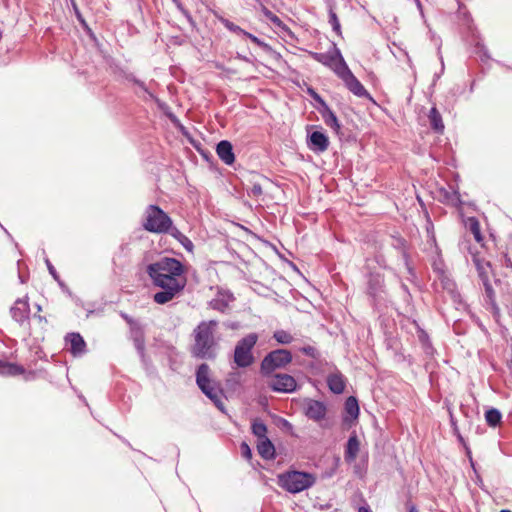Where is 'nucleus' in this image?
Listing matches in <instances>:
<instances>
[{
    "instance_id": "f03ea898",
    "label": "nucleus",
    "mask_w": 512,
    "mask_h": 512,
    "mask_svg": "<svg viewBox=\"0 0 512 512\" xmlns=\"http://www.w3.org/2000/svg\"><path fill=\"white\" fill-rule=\"evenodd\" d=\"M218 327V321H201L193 330L194 344L191 347V353L199 359L214 360L217 357L219 349V338L215 333Z\"/></svg>"
},
{
    "instance_id": "ddd939ff",
    "label": "nucleus",
    "mask_w": 512,
    "mask_h": 512,
    "mask_svg": "<svg viewBox=\"0 0 512 512\" xmlns=\"http://www.w3.org/2000/svg\"><path fill=\"white\" fill-rule=\"evenodd\" d=\"M12 318L20 325L29 320L30 308L27 301L17 299L10 309Z\"/></svg>"
},
{
    "instance_id": "c756f323",
    "label": "nucleus",
    "mask_w": 512,
    "mask_h": 512,
    "mask_svg": "<svg viewBox=\"0 0 512 512\" xmlns=\"http://www.w3.org/2000/svg\"><path fill=\"white\" fill-rule=\"evenodd\" d=\"M502 419L501 412L496 408H491L485 412V420L490 427H496Z\"/></svg>"
},
{
    "instance_id": "4d7b16f0",
    "label": "nucleus",
    "mask_w": 512,
    "mask_h": 512,
    "mask_svg": "<svg viewBox=\"0 0 512 512\" xmlns=\"http://www.w3.org/2000/svg\"><path fill=\"white\" fill-rule=\"evenodd\" d=\"M359 512H371V510L368 507H360Z\"/></svg>"
},
{
    "instance_id": "de8ad7c7",
    "label": "nucleus",
    "mask_w": 512,
    "mask_h": 512,
    "mask_svg": "<svg viewBox=\"0 0 512 512\" xmlns=\"http://www.w3.org/2000/svg\"><path fill=\"white\" fill-rule=\"evenodd\" d=\"M122 318L130 325V328L134 325H139L137 322H135L129 315L125 313H121Z\"/></svg>"
},
{
    "instance_id": "f704fd0d",
    "label": "nucleus",
    "mask_w": 512,
    "mask_h": 512,
    "mask_svg": "<svg viewBox=\"0 0 512 512\" xmlns=\"http://www.w3.org/2000/svg\"><path fill=\"white\" fill-rule=\"evenodd\" d=\"M329 23L332 26L333 31L337 35H341V25L337 17V14L332 8L329 9Z\"/></svg>"
},
{
    "instance_id": "c03bdc74",
    "label": "nucleus",
    "mask_w": 512,
    "mask_h": 512,
    "mask_svg": "<svg viewBox=\"0 0 512 512\" xmlns=\"http://www.w3.org/2000/svg\"><path fill=\"white\" fill-rule=\"evenodd\" d=\"M179 242L187 251L191 252L194 248L192 241L186 235Z\"/></svg>"
},
{
    "instance_id": "2f4dec72",
    "label": "nucleus",
    "mask_w": 512,
    "mask_h": 512,
    "mask_svg": "<svg viewBox=\"0 0 512 512\" xmlns=\"http://www.w3.org/2000/svg\"><path fill=\"white\" fill-rule=\"evenodd\" d=\"M252 432L255 436L258 437V439H263V438H267L266 437V433H267V427L266 425L264 424L263 421L261 420H254L253 423H252Z\"/></svg>"
},
{
    "instance_id": "9b49d317",
    "label": "nucleus",
    "mask_w": 512,
    "mask_h": 512,
    "mask_svg": "<svg viewBox=\"0 0 512 512\" xmlns=\"http://www.w3.org/2000/svg\"><path fill=\"white\" fill-rule=\"evenodd\" d=\"M329 138L322 131L312 132L307 139L308 148L315 153H323L329 147Z\"/></svg>"
},
{
    "instance_id": "1a4fd4ad",
    "label": "nucleus",
    "mask_w": 512,
    "mask_h": 512,
    "mask_svg": "<svg viewBox=\"0 0 512 512\" xmlns=\"http://www.w3.org/2000/svg\"><path fill=\"white\" fill-rule=\"evenodd\" d=\"M346 88L357 97L371 98L369 92L365 89L362 83L355 77L350 68L347 66L344 71L338 76Z\"/></svg>"
},
{
    "instance_id": "5fc2aeb1",
    "label": "nucleus",
    "mask_w": 512,
    "mask_h": 512,
    "mask_svg": "<svg viewBox=\"0 0 512 512\" xmlns=\"http://www.w3.org/2000/svg\"><path fill=\"white\" fill-rule=\"evenodd\" d=\"M430 226H431V230H430V228H428V229H427V232H428L429 234L431 233V238H432V240H433V241H435V236H434V234H433V232H432V230H433V226H432V224H431V223H430Z\"/></svg>"
},
{
    "instance_id": "aec40b11",
    "label": "nucleus",
    "mask_w": 512,
    "mask_h": 512,
    "mask_svg": "<svg viewBox=\"0 0 512 512\" xmlns=\"http://www.w3.org/2000/svg\"><path fill=\"white\" fill-rule=\"evenodd\" d=\"M196 383L200 390L213 385V381L210 379V368L208 364L202 363L199 365L196 371Z\"/></svg>"
},
{
    "instance_id": "7c9ffc66",
    "label": "nucleus",
    "mask_w": 512,
    "mask_h": 512,
    "mask_svg": "<svg viewBox=\"0 0 512 512\" xmlns=\"http://www.w3.org/2000/svg\"><path fill=\"white\" fill-rule=\"evenodd\" d=\"M441 194L443 195L446 203L451 204L453 206H458L461 204L460 194L456 190H441Z\"/></svg>"
},
{
    "instance_id": "13d9d810",
    "label": "nucleus",
    "mask_w": 512,
    "mask_h": 512,
    "mask_svg": "<svg viewBox=\"0 0 512 512\" xmlns=\"http://www.w3.org/2000/svg\"><path fill=\"white\" fill-rule=\"evenodd\" d=\"M402 288L407 292L408 289H407V286L405 284H402Z\"/></svg>"
},
{
    "instance_id": "5701e85b",
    "label": "nucleus",
    "mask_w": 512,
    "mask_h": 512,
    "mask_svg": "<svg viewBox=\"0 0 512 512\" xmlns=\"http://www.w3.org/2000/svg\"><path fill=\"white\" fill-rule=\"evenodd\" d=\"M131 335L134 346L138 351L139 355L143 358L145 353V339L144 332L140 325H134L131 327Z\"/></svg>"
},
{
    "instance_id": "6e6552de",
    "label": "nucleus",
    "mask_w": 512,
    "mask_h": 512,
    "mask_svg": "<svg viewBox=\"0 0 512 512\" xmlns=\"http://www.w3.org/2000/svg\"><path fill=\"white\" fill-rule=\"evenodd\" d=\"M271 390L280 393H292L297 388V382L293 376L284 373H278L272 376L268 382Z\"/></svg>"
},
{
    "instance_id": "72a5a7b5",
    "label": "nucleus",
    "mask_w": 512,
    "mask_h": 512,
    "mask_svg": "<svg viewBox=\"0 0 512 512\" xmlns=\"http://www.w3.org/2000/svg\"><path fill=\"white\" fill-rule=\"evenodd\" d=\"M483 285H484V289H485V294H486V297H487V301L493 306L495 307L496 303H495V292L492 288V285L490 284V281H489V278L488 279H484V280H481Z\"/></svg>"
},
{
    "instance_id": "f3484780",
    "label": "nucleus",
    "mask_w": 512,
    "mask_h": 512,
    "mask_svg": "<svg viewBox=\"0 0 512 512\" xmlns=\"http://www.w3.org/2000/svg\"><path fill=\"white\" fill-rule=\"evenodd\" d=\"M65 339L67 344L70 345V352L74 356L81 355L85 352L86 343L79 333H69Z\"/></svg>"
},
{
    "instance_id": "052dcab7",
    "label": "nucleus",
    "mask_w": 512,
    "mask_h": 512,
    "mask_svg": "<svg viewBox=\"0 0 512 512\" xmlns=\"http://www.w3.org/2000/svg\"><path fill=\"white\" fill-rule=\"evenodd\" d=\"M500 512H511L510 510H501Z\"/></svg>"
},
{
    "instance_id": "49530a36",
    "label": "nucleus",
    "mask_w": 512,
    "mask_h": 512,
    "mask_svg": "<svg viewBox=\"0 0 512 512\" xmlns=\"http://www.w3.org/2000/svg\"><path fill=\"white\" fill-rule=\"evenodd\" d=\"M262 11H263L264 15H265L268 19H270L271 21H273V22H279V21H280V20H279V18H278L276 15H274V14H273L269 9H267L266 7H264V6H263Z\"/></svg>"
},
{
    "instance_id": "603ef678",
    "label": "nucleus",
    "mask_w": 512,
    "mask_h": 512,
    "mask_svg": "<svg viewBox=\"0 0 512 512\" xmlns=\"http://www.w3.org/2000/svg\"><path fill=\"white\" fill-rule=\"evenodd\" d=\"M376 261H377V263H378L382 268H384V269H387V268H388V267H387V265H386V263H385V260H384V258H383L382 256H377V257H376Z\"/></svg>"
},
{
    "instance_id": "6ab92c4d",
    "label": "nucleus",
    "mask_w": 512,
    "mask_h": 512,
    "mask_svg": "<svg viewBox=\"0 0 512 512\" xmlns=\"http://www.w3.org/2000/svg\"><path fill=\"white\" fill-rule=\"evenodd\" d=\"M233 300L234 297L230 293H218L217 296L210 301L209 306L213 310L225 313Z\"/></svg>"
},
{
    "instance_id": "0eeeda50",
    "label": "nucleus",
    "mask_w": 512,
    "mask_h": 512,
    "mask_svg": "<svg viewBox=\"0 0 512 512\" xmlns=\"http://www.w3.org/2000/svg\"><path fill=\"white\" fill-rule=\"evenodd\" d=\"M292 361V354L286 349L269 352L261 361L260 371L264 376L271 375L276 369L284 368Z\"/></svg>"
},
{
    "instance_id": "2eb2a0df",
    "label": "nucleus",
    "mask_w": 512,
    "mask_h": 512,
    "mask_svg": "<svg viewBox=\"0 0 512 512\" xmlns=\"http://www.w3.org/2000/svg\"><path fill=\"white\" fill-rule=\"evenodd\" d=\"M215 17L218 19V21L223 24V26L228 29L230 32L241 35L244 37L249 38L252 42L256 44H260V40L253 34L243 30L240 26L234 24L232 21L224 18L223 16L215 13Z\"/></svg>"
},
{
    "instance_id": "473e14b6",
    "label": "nucleus",
    "mask_w": 512,
    "mask_h": 512,
    "mask_svg": "<svg viewBox=\"0 0 512 512\" xmlns=\"http://www.w3.org/2000/svg\"><path fill=\"white\" fill-rule=\"evenodd\" d=\"M273 338L279 343V344H290L293 341L292 335L285 331V330H276L273 333Z\"/></svg>"
},
{
    "instance_id": "20e7f679",
    "label": "nucleus",
    "mask_w": 512,
    "mask_h": 512,
    "mask_svg": "<svg viewBox=\"0 0 512 512\" xmlns=\"http://www.w3.org/2000/svg\"><path fill=\"white\" fill-rule=\"evenodd\" d=\"M172 224V219L157 205H149L145 211L143 228L152 233H166Z\"/></svg>"
},
{
    "instance_id": "b1692460",
    "label": "nucleus",
    "mask_w": 512,
    "mask_h": 512,
    "mask_svg": "<svg viewBox=\"0 0 512 512\" xmlns=\"http://www.w3.org/2000/svg\"><path fill=\"white\" fill-rule=\"evenodd\" d=\"M325 124L339 134L341 125L335 115V113L327 106L320 111Z\"/></svg>"
},
{
    "instance_id": "4c0bfd02",
    "label": "nucleus",
    "mask_w": 512,
    "mask_h": 512,
    "mask_svg": "<svg viewBox=\"0 0 512 512\" xmlns=\"http://www.w3.org/2000/svg\"><path fill=\"white\" fill-rule=\"evenodd\" d=\"M448 413H449L450 424H451V426L453 428L454 434L457 435V438L459 439L460 442H464V439H463L462 435L459 432V428H458V425H457V420H456V418H455L451 408H448Z\"/></svg>"
},
{
    "instance_id": "79ce46f5",
    "label": "nucleus",
    "mask_w": 512,
    "mask_h": 512,
    "mask_svg": "<svg viewBox=\"0 0 512 512\" xmlns=\"http://www.w3.org/2000/svg\"><path fill=\"white\" fill-rule=\"evenodd\" d=\"M302 353H304L307 356H310L312 358H317L319 353L313 346H305L301 348Z\"/></svg>"
},
{
    "instance_id": "a19ab883",
    "label": "nucleus",
    "mask_w": 512,
    "mask_h": 512,
    "mask_svg": "<svg viewBox=\"0 0 512 512\" xmlns=\"http://www.w3.org/2000/svg\"><path fill=\"white\" fill-rule=\"evenodd\" d=\"M166 233L170 234L177 241H180V239L184 237V234L178 228L173 226V223L171 224L169 230L166 231Z\"/></svg>"
},
{
    "instance_id": "4468645a",
    "label": "nucleus",
    "mask_w": 512,
    "mask_h": 512,
    "mask_svg": "<svg viewBox=\"0 0 512 512\" xmlns=\"http://www.w3.org/2000/svg\"><path fill=\"white\" fill-rule=\"evenodd\" d=\"M368 294L376 298L384 291V276L380 273H369L367 282Z\"/></svg>"
},
{
    "instance_id": "a878e982",
    "label": "nucleus",
    "mask_w": 512,
    "mask_h": 512,
    "mask_svg": "<svg viewBox=\"0 0 512 512\" xmlns=\"http://www.w3.org/2000/svg\"><path fill=\"white\" fill-rule=\"evenodd\" d=\"M428 119H429V123H430V126L431 128L436 132V133H443L444 131V123H443V120H442V116L440 114V112L437 110L436 107H432L429 111V114H428Z\"/></svg>"
},
{
    "instance_id": "9d476101",
    "label": "nucleus",
    "mask_w": 512,
    "mask_h": 512,
    "mask_svg": "<svg viewBox=\"0 0 512 512\" xmlns=\"http://www.w3.org/2000/svg\"><path fill=\"white\" fill-rule=\"evenodd\" d=\"M303 409L305 416L315 422L324 420L327 414L325 403L311 398L304 400Z\"/></svg>"
},
{
    "instance_id": "a18cd8bd",
    "label": "nucleus",
    "mask_w": 512,
    "mask_h": 512,
    "mask_svg": "<svg viewBox=\"0 0 512 512\" xmlns=\"http://www.w3.org/2000/svg\"><path fill=\"white\" fill-rule=\"evenodd\" d=\"M240 448H241L242 456H243L244 458L248 459V460H249V459H251V457H252V453H251V449H250V447L248 446V444H247V443H245V442H243V443L241 444V447H240Z\"/></svg>"
},
{
    "instance_id": "bb28decb",
    "label": "nucleus",
    "mask_w": 512,
    "mask_h": 512,
    "mask_svg": "<svg viewBox=\"0 0 512 512\" xmlns=\"http://www.w3.org/2000/svg\"><path fill=\"white\" fill-rule=\"evenodd\" d=\"M24 368L14 363H4L0 361V373L4 375L16 376L23 374Z\"/></svg>"
},
{
    "instance_id": "f257e3e1",
    "label": "nucleus",
    "mask_w": 512,
    "mask_h": 512,
    "mask_svg": "<svg viewBox=\"0 0 512 512\" xmlns=\"http://www.w3.org/2000/svg\"><path fill=\"white\" fill-rule=\"evenodd\" d=\"M147 274L154 286L162 290L153 295L155 303L163 305L172 301L186 287L184 265L172 257H162L147 266Z\"/></svg>"
},
{
    "instance_id": "f8f14e48",
    "label": "nucleus",
    "mask_w": 512,
    "mask_h": 512,
    "mask_svg": "<svg viewBox=\"0 0 512 512\" xmlns=\"http://www.w3.org/2000/svg\"><path fill=\"white\" fill-rule=\"evenodd\" d=\"M463 249H467L468 253L472 257V261L477 269L478 276L481 280L489 278L490 263L485 261L479 256V253L475 251L470 245L462 243Z\"/></svg>"
},
{
    "instance_id": "7ed1b4c3",
    "label": "nucleus",
    "mask_w": 512,
    "mask_h": 512,
    "mask_svg": "<svg viewBox=\"0 0 512 512\" xmlns=\"http://www.w3.org/2000/svg\"><path fill=\"white\" fill-rule=\"evenodd\" d=\"M315 482V475L307 472L292 470L278 475L279 486L293 494L310 488Z\"/></svg>"
},
{
    "instance_id": "a211bd4d",
    "label": "nucleus",
    "mask_w": 512,
    "mask_h": 512,
    "mask_svg": "<svg viewBox=\"0 0 512 512\" xmlns=\"http://www.w3.org/2000/svg\"><path fill=\"white\" fill-rule=\"evenodd\" d=\"M329 390L334 394H341L345 390L346 380L341 372L336 371L327 377Z\"/></svg>"
},
{
    "instance_id": "412c9836",
    "label": "nucleus",
    "mask_w": 512,
    "mask_h": 512,
    "mask_svg": "<svg viewBox=\"0 0 512 512\" xmlns=\"http://www.w3.org/2000/svg\"><path fill=\"white\" fill-rule=\"evenodd\" d=\"M360 442L355 434L351 435L347 441L344 458L347 462H353L359 453Z\"/></svg>"
},
{
    "instance_id": "393cba45",
    "label": "nucleus",
    "mask_w": 512,
    "mask_h": 512,
    "mask_svg": "<svg viewBox=\"0 0 512 512\" xmlns=\"http://www.w3.org/2000/svg\"><path fill=\"white\" fill-rule=\"evenodd\" d=\"M257 450L261 457L270 460L275 456V448L268 438H263L258 441Z\"/></svg>"
},
{
    "instance_id": "864d4df0",
    "label": "nucleus",
    "mask_w": 512,
    "mask_h": 512,
    "mask_svg": "<svg viewBox=\"0 0 512 512\" xmlns=\"http://www.w3.org/2000/svg\"><path fill=\"white\" fill-rule=\"evenodd\" d=\"M133 82H134L136 85H138L140 88H142L144 91H147V88H146V86H145L144 82H142V81H140V80H138V79H135V78L133 79Z\"/></svg>"
},
{
    "instance_id": "cd10ccee",
    "label": "nucleus",
    "mask_w": 512,
    "mask_h": 512,
    "mask_svg": "<svg viewBox=\"0 0 512 512\" xmlns=\"http://www.w3.org/2000/svg\"><path fill=\"white\" fill-rule=\"evenodd\" d=\"M201 391L211 399L218 408L223 409L220 390L214 384Z\"/></svg>"
},
{
    "instance_id": "09e8293b",
    "label": "nucleus",
    "mask_w": 512,
    "mask_h": 512,
    "mask_svg": "<svg viewBox=\"0 0 512 512\" xmlns=\"http://www.w3.org/2000/svg\"><path fill=\"white\" fill-rule=\"evenodd\" d=\"M405 506L408 512H419L416 505L411 501H407Z\"/></svg>"
},
{
    "instance_id": "3c124183",
    "label": "nucleus",
    "mask_w": 512,
    "mask_h": 512,
    "mask_svg": "<svg viewBox=\"0 0 512 512\" xmlns=\"http://www.w3.org/2000/svg\"><path fill=\"white\" fill-rule=\"evenodd\" d=\"M433 268H434V271L438 274V278H440L441 271H444L442 268V263H434Z\"/></svg>"
},
{
    "instance_id": "58836bf2",
    "label": "nucleus",
    "mask_w": 512,
    "mask_h": 512,
    "mask_svg": "<svg viewBox=\"0 0 512 512\" xmlns=\"http://www.w3.org/2000/svg\"><path fill=\"white\" fill-rule=\"evenodd\" d=\"M176 7L178 8V10L182 13V15L189 21V22H192L193 21V18L190 14V12L184 8V6L182 5L181 1L180 0H172Z\"/></svg>"
},
{
    "instance_id": "dca6fc26",
    "label": "nucleus",
    "mask_w": 512,
    "mask_h": 512,
    "mask_svg": "<svg viewBox=\"0 0 512 512\" xmlns=\"http://www.w3.org/2000/svg\"><path fill=\"white\" fill-rule=\"evenodd\" d=\"M216 152L218 157L226 165H232L235 161L232 144L227 140H222L217 144Z\"/></svg>"
},
{
    "instance_id": "c9c22d12",
    "label": "nucleus",
    "mask_w": 512,
    "mask_h": 512,
    "mask_svg": "<svg viewBox=\"0 0 512 512\" xmlns=\"http://www.w3.org/2000/svg\"><path fill=\"white\" fill-rule=\"evenodd\" d=\"M470 230H471L476 242L480 243L483 240V238L481 235L479 222L476 219H471Z\"/></svg>"
},
{
    "instance_id": "e433bc0d",
    "label": "nucleus",
    "mask_w": 512,
    "mask_h": 512,
    "mask_svg": "<svg viewBox=\"0 0 512 512\" xmlns=\"http://www.w3.org/2000/svg\"><path fill=\"white\" fill-rule=\"evenodd\" d=\"M444 289L449 292H453L455 289V283L446 275L445 271H441V277L439 278Z\"/></svg>"
},
{
    "instance_id": "ea45409f",
    "label": "nucleus",
    "mask_w": 512,
    "mask_h": 512,
    "mask_svg": "<svg viewBox=\"0 0 512 512\" xmlns=\"http://www.w3.org/2000/svg\"><path fill=\"white\" fill-rule=\"evenodd\" d=\"M263 194L262 186L259 183H254L248 190V195L253 197H260Z\"/></svg>"
},
{
    "instance_id": "423d86ee",
    "label": "nucleus",
    "mask_w": 512,
    "mask_h": 512,
    "mask_svg": "<svg viewBox=\"0 0 512 512\" xmlns=\"http://www.w3.org/2000/svg\"><path fill=\"white\" fill-rule=\"evenodd\" d=\"M310 56L317 62L332 70L338 77L342 71L348 66L344 60L341 51L335 43H332L331 48L324 53L310 52Z\"/></svg>"
},
{
    "instance_id": "37998d69",
    "label": "nucleus",
    "mask_w": 512,
    "mask_h": 512,
    "mask_svg": "<svg viewBox=\"0 0 512 512\" xmlns=\"http://www.w3.org/2000/svg\"><path fill=\"white\" fill-rule=\"evenodd\" d=\"M308 93L310 94V96L315 100L317 101L318 103L321 104V106L324 108L325 106H327L326 102L323 100V98L312 88H309L308 89Z\"/></svg>"
},
{
    "instance_id": "c85d7f7f",
    "label": "nucleus",
    "mask_w": 512,
    "mask_h": 512,
    "mask_svg": "<svg viewBox=\"0 0 512 512\" xmlns=\"http://www.w3.org/2000/svg\"><path fill=\"white\" fill-rule=\"evenodd\" d=\"M405 240L403 238H395V242L393 243V246L400 250L401 253H402V257H403V261H404V264L407 268V271L409 274H413V268L410 266V263H409V255L405 249Z\"/></svg>"
},
{
    "instance_id": "bf43d9fd",
    "label": "nucleus",
    "mask_w": 512,
    "mask_h": 512,
    "mask_svg": "<svg viewBox=\"0 0 512 512\" xmlns=\"http://www.w3.org/2000/svg\"><path fill=\"white\" fill-rule=\"evenodd\" d=\"M19 278H20V281H21L22 283H24V279L22 278V276H19Z\"/></svg>"
},
{
    "instance_id": "8fccbe9b",
    "label": "nucleus",
    "mask_w": 512,
    "mask_h": 512,
    "mask_svg": "<svg viewBox=\"0 0 512 512\" xmlns=\"http://www.w3.org/2000/svg\"><path fill=\"white\" fill-rule=\"evenodd\" d=\"M46 264H47V267H48V270H49L50 274L56 279L57 278V273H56V270H55L54 266L50 263L49 260H46Z\"/></svg>"
},
{
    "instance_id": "39448f33",
    "label": "nucleus",
    "mask_w": 512,
    "mask_h": 512,
    "mask_svg": "<svg viewBox=\"0 0 512 512\" xmlns=\"http://www.w3.org/2000/svg\"><path fill=\"white\" fill-rule=\"evenodd\" d=\"M258 341L256 333H250L240 339L234 349L233 360L239 368H246L253 364L254 356L252 350Z\"/></svg>"
},
{
    "instance_id": "4be33fe9",
    "label": "nucleus",
    "mask_w": 512,
    "mask_h": 512,
    "mask_svg": "<svg viewBox=\"0 0 512 512\" xmlns=\"http://www.w3.org/2000/svg\"><path fill=\"white\" fill-rule=\"evenodd\" d=\"M344 409L346 416L343 417L344 422L355 420L359 416V405L358 401L354 396H349L345 400Z\"/></svg>"
},
{
    "instance_id": "6e6d98bb",
    "label": "nucleus",
    "mask_w": 512,
    "mask_h": 512,
    "mask_svg": "<svg viewBox=\"0 0 512 512\" xmlns=\"http://www.w3.org/2000/svg\"><path fill=\"white\" fill-rule=\"evenodd\" d=\"M77 18H78V20H79L83 25H85V26H86V23H85L84 19L82 18L81 14H80L78 11H77Z\"/></svg>"
}]
</instances>
